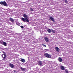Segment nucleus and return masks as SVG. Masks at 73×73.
<instances>
[{
  "label": "nucleus",
  "instance_id": "nucleus-5",
  "mask_svg": "<svg viewBox=\"0 0 73 73\" xmlns=\"http://www.w3.org/2000/svg\"><path fill=\"white\" fill-rule=\"evenodd\" d=\"M55 49L58 52H60V48L58 47H56Z\"/></svg>",
  "mask_w": 73,
  "mask_h": 73
},
{
  "label": "nucleus",
  "instance_id": "nucleus-27",
  "mask_svg": "<svg viewBox=\"0 0 73 73\" xmlns=\"http://www.w3.org/2000/svg\"><path fill=\"white\" fill-rule=\"evenodd\" d=\"M21 27L22 28H24V27L23 26H21Z\"/></svg>",
  "mask_w": 73,
  "mask_h": 73
},
{
  "label": "nucleus",
  "instance_id": "nucleus-17",
  "mask_svg": "<svg viewBox=\"0 0 73 73\" xmlns=\"http://www.w3.org/2000/svg\"><path fill=\"white\" fill-rule=\"evenodd\" d=\"M51 32H52V33H56V31H55V30H52Z\"/></svg>",
  "mask_w": 73,
  "mask_h": 73
},
{
  "label": "nucleus",
  "instance_id": "nucleus-22",
  "mask_svg": "<svg viewBox=\"0 0 73 73\" xmlns=\"http://www.w3.org/2000/svg\"><path fill=\"white\" fill-rule=\"evenodd\" d=\"M44 51H45V52H46V51H49V50L48 49H45Z\"/></svg>",
  "mask_w": 73,
  "mask_h": 73
},
{
  "label": "nucleus",
  "instance_id": "nucleus-18",
  "mask_svg": "<svg viewBox=\"0 0 73 73\" xmlns=\"http://www.w3.org/2000/svg\"><path fill=\"white\" fill-rule=\"evenodd\" d=\"M3 53L4 54V56H5V57H6V56H7V55H6V54H5V53L4 52H3Z\"/></svg>",
  "mask_w": 73,
  "mask_h": 73
},
{
  "label": "nucleus",
  "instance_id": "nucleus-3",
  "mask_svg": "<svg viewBox=\"0 0 73 73\" xmlns=\"http://www.w3.org/2000/svg\"><path fill=\"white\" fill-rule=\"evenodd\" d=\"M44 56L47 57V58H51V55L50 54H48L47 53H45L44 54Z\"/></svg>",
  "mask_w": 73,
  "mask_h": 73
},
{
  "label": "nucleus",
  "instance_id": "nucleus-24",
  "mask_svg": "<svg viewBox=\"0 0 73 73\" xmlns=\"http://www.w3.org/2000/svg\"><path fill=\"white\" fill-rule=\"evenodd\" d=\"M30 11H33V9H32V8H30Z\"/></svg>",
  "mask_w": 73,
  "mask_h": 73
},
{
  "label": "nucleus",
  "instance_id": "nucleus-14",
  "mask_svg": "<svg viewBox=\"0 0 73 73\" xmlns=\"http://www.w3.org/2000/svg\"><path fill=\"white\" fill-rule=\"evenodd\" d=\"M21 69L23 71H25V68H23L22 67H21Z\"/></svg>",
  "mask_w": 73,
  "mask_h": 73
},
{
  "label": "nucleus",
  "instance_id": "nucleus-21",
  "mask_svg": "<svg viewBox=\"0 0 73 73\" xmlns=\"http://www.w3.org/2000/svg\"><path fill=\"white\" fill-rule=\"evenodd\" d=\"M3 56H4V54H3L2 55V57H3V58H4L3 59V60H5V58H6V57H5V56H4V57H3Z\"/></svg>",
  "mask_w": 73,
  "mask_h": 73
},
{
  "label": "nucleus",
  "instance_id": "nucleus-6",
  "mask_svg": "<svg viewBox=\"0 0 73 73\" xmlns=\"http://www.w3.org/2000/svg\"><path fill=\"white\" fill-rule=\"evenodd\" d=\"M9 20L12 23H14V22H15V21H14V20H13V19H12L11 18H10Z\"/></svg>",
  "mask_w": 73,
  "mask_h": 73
},
{
  "label": "nucleus",
  "instance_id": "nucleus-15",
  "mask_svg": "<svg viewBox=\"0 0 73 73\" xmlns=\"http://www.w3.org/2000/svg\"><path fill=\"white\" fill-rule=\"evenodd\" d=\"M3 45H4L5 46H7V43L5 42H3Z\"/></svg>",
  "mask_w": 73,
  "mask_h": 73
},
{
  "label": "nucleus",
  "instance_id": "nucleus-9",
  "mask_svg": "<svg viewBox=\"0 0 73 73\" xmlns=\"http://www.w3.org/2000/svg\"><path fill=\"white\" fill-rule=\"evenodd\" d=\"M38 64L40 66H42V62L41 61H39Z\"/></svg>",
  "mask_w": 73,
  "mask_h": 73
},
{
  "label": "nucleus",
  "instance_id": "nucleus-1",
  "mask_svg": "<svg viewBox=\"0 0 73 73\" xmlns=\"http://www.w3.org/2000/svg\"><path fill=\"white\" fill-rule=\"evenodd\" d=\"M21 19L23 21V22H24V23H25V22L26 21H27V23H29V21L28 19V18H22Z\"/></svg>",
  "mask_w": 73,
  "mask_h": 73
},
{
  "label": "nucleus",
  "instance_id": "nucleus-2",
  "mask_svg": "<svg viewBox=\"0 0 73 73\" xmlns=\"http://www.w3.org/2000/svg\"><path fill=\"white\" fill-rule=\"evenodd\" d=\"M0 4L1 5H3L4 6H5L6 7L7 6V3L5 2V1H4L3 2L1 1L0 2Z\"/></svg>",
  "mask_w": 73,
  "mask_h": 73
},
{
  "label": "nucleus",
  "instance_id": "nucleus-25",
  "mask_svg": "<svg viewBox=\"0 0 73 73\" xmlns=\"http://www.w3.org/2000/svg\"><path fill=\"white\" fill-rule=\"evenodd\" d=\"M65 72H66V73H68V70H65Z\"/></svg>",
  "mask_w": 73,
  "mask_h": 73
},
{
  "label": "nucleus",
  "instance_id": "nucleus-12",
  "mask_svg": "<svg viewBox=\"0 0 73 73\" xmlns=\"http://www.w3.org/2000/svg\"><path fill=\"white\" fill-rule=\"evenodd\" d=\"M23 17H24L25 18V19H26V18L28 19V16H27L25 14H24L23 15Z\"/></svg>",
  "mask_w": 73,
  "mask_h": 73
},
{
  "label": "nucleus",
  "instance_id": "nucleus-23",
  "mask_svg": "<svg viewBox=\"0 0 73 73\" xmlns=\"http://www.w3.org/2000/svg\"><path fill=\"white\" fill-rule=\"evenodd\" d=\"M65 2L66 4H68V1L66 0H65Z\"/></svg>",
  "mask_w": 73,
  "mask_h": 73
},
{
  "label": "nucleus",
  "instance_id": "nucleus-20",
  "mask_svg": "<svg viewBox=\"0 0 73 73\" xmlns=\"http://www.w3.org/2000/svg\"><path fill=\"white\" fill-rule=\"evenodd\" d=\"M0 43L1 44H2V45H3V43H4V42H3V41H1L0 42Z\"/></svg>",
  "mask_w": 73,
  "mask_h": 73
},
{
  "label": "nucleus",
  "instance_id": "nucleus-16",
  "mask_svg": "<svg viewBox=\"0 0 73 73\" xmlns=\"http://www.w3.org/2000/svg\"><path fill=\"white\" fill-rule=\"evenodd\" d=\"M21 61L22 62H25V60L24 59H22L21 60Z\"/></svg>",
  "mask_w": 73,
  "mask_h": 73
},
{
  "label": "nucleus",
  "instance_id": "nucleus-28",
  "mask_svg": "<svg viewBox=\"0 0 73 73\" xmlns=\"http://www.w3.org/2000/svg\"><path fill=\"white\" fill-rule=\"evenodd\" d=\"M14 72H15V73H17V72H16V71H14Z\"/></svg>",
  "mask_w": 73,
  "mask_h": 73
},
{
  "label": "nucleus",
  "instance_id": "nucleus-8",
  "mask_svg": "<svg viewBox=\"0 0 73 73\" xmlns=\"http://www.w3.org/2000/svg\"><path fill=\"white\" fill-rule=\"evenodd\" d=\"M50 19L51 20V21H53V22H54V19L52 17H50Z\"/></svg>",
  "mask_w": 73,
  "mask_h": 73
},
{
  "label": "nucleus",
  "instance_id": "nucleus-7",
  "mask_svg": "<svg viewBox=\"0 0 73 73\" xmlns=\"http://www.w3.org/2000/svg\"><path fill=\"white\" fill-rule=\"evenodd\" d=\"M44 40L46 42H49V39L47 37H45L44 38Z\"/></svg>",
  "mask_w": 73,
  "mask_h": 73
},
{
  "label": "nucleus",
  "instance_id": "nucleus-10",
  "mask_svg": "<svg viewBox=\"0 0 73 73\" xmlns=\"http://www.w3.org/2000/svg\"><path fill=\"white\" fill-rule=\"evenodd\" d=\"M58 60L59 62H61L62 61V59L61 58L59 57L58 58Z\"/></svg>",
  "mask_w": 73,
  "mask_h": 73
},
{
  "label": "nucleus",
  "instance_id": "nucleus-4",
  "mask_svg": "<svg viewBox=\"0 0 73 73\" xmlns=\"http://www.w3.org/2000/svg\"><path fill=\"white\" fill-rule=\"evenodd\" d=\"M9 66L12 68H14V65H13V64L11 63L9 64Z\"/></svg>",
  "mask_w": 73,
  "mask_h": 73
},
{
  "label": "nucleus",
  "instance_id": "nucleus-13",
  "mask_svg": "<svg viewBox=\"0 0 73 73\" xmlns=\"http://www.w3.org/2000/svg\"><path fill=\"white\" fill-rule=\"evenodd\" d=\"M48 33H51V30L49 29H47V30Z\"/></svg>",
  "mask_w": 73,
  "mask_h": 73
},
{
  "label": "nucleus",
  "instance_id": "nucleus-29",
  "mask_svg": "<svg viewBox=\"0 0 73 73\" xmlns=\"http://www.w3.org/2000/svg\"><path fill=\"white\" fill-rule=\"evenodd\" d=\"M0 53H1V52H0Z\"/></svg>",
  "mask_w": 73,
  "mask_h": 73
},
{
  "label": "nucleus",
  "instance_id": "nucleus-11",
  "mask_svg": "<svg viewBox=\"0 0 73 73\" xmlns=\"http://www.w3.org/2000/svg\"><path fill=\"white\" fill-rule=\"evenodd\" d=\"M60 68L62 70H65V67L63 66H60Z\"/></svg>",
  "mask_w": 73,
  "mask_h": 73
},
{
  "label": "nucleus",
  "instance_id": "nucleus-26",
  "mask_svg": "<svg viewBox=\"0 0 73 73\" xmlns=\"http://www.w3.org/2000/svg\"><path fill=\"white\" fill-rule=\"evenodd\" d=\"M42 45H43V46H45V47H46V45H45V44H42Z\"/></svg>",
  "mask_w": 73,
  "mask_h": 73
},
{
  "label": "nucleus",
  "instance_id": "nucleus-19",
  "mask_svg": "<svg viewBox=\"0 0 73 73\" xmlns=\"http://www.w3.org/2000/svg\"><path fill=\"white\" fill-rule=\"evenodd\" d=\"M16 24L17 25H18V26H20V23H19V22H16Z\"/></svg>",
  "mask_w": 73,
  "mask_h": 73
}]
</instances>
